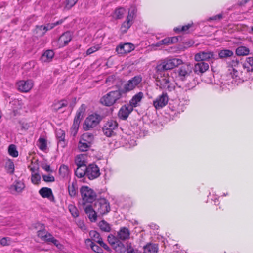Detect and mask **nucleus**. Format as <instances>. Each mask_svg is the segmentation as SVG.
Segmentation results:
<instances>
[{
    "label": "nucleus",
    "mask_w": 253,
    "mask_h": 253,
    "mask_svg": "<svg viewBox=\"0 0 253 253\" xmlns=\"http://www.w3.org/2000/svg\"><path fill=\"white\" fill-rule=\"evenodd\" d=\"M243 67L248 72H253V57L246 58L243 64Z\"/></svg>",
    "instance_id": "nucleus-27"
},
{
    "label": "nucleus",
    "mask_w": 253,
    "mask_h": 253,
    "mask_svg": "<svg viewBox=\"0 0 253 253\" xmlns=\"http://www.w3.org/2000/svg\"><path fill=\"white\" fill-rule=\"evenodd\" d=\"M123 93L124 91L121 89L110 91L100 98V102L104 106H111L118 102Z\"/></svg>",
    "instance_id": "nucleus-2"
},
{
    "label": "nucleus",
    "mask_w": 253,
    "mask_h": 253,
    "mask_svg": "<svg viewBox=\"0 0 253 253\" xmlns=\"http://www.w3.org/2000/svg\"><path fill=\"white\" fill-rule=\"evenodd\" d=\"M99 244L100 247L104 248L107 252L111 253L112 252L111 249L103 242V240L101 241H99Z\"/></svg>",
    "instance_id": "nucleus-56"
},
{
    "label": "nucleus",
    "mask_w": 253,
    "mask_h": 253,
    "mask_svg": "<svg viewBox=\"0 0 253 253\" xmlns=\"http://www.w3.org/2000/svg\"><path fill=\"white\" fill-rule=\"evenodd\" d=\"M134 49V46L130 43L120 44L116 47V51L118 54H125L130 52Z\"/></svg>",
    "instance_id": "nucleus-15"
},
{
    "label": "nucleus",
    "mask_w": 253,
    "mask_h": 253,
    "mask_svg": "<svg viewBox=\"0 0 253 253\" xmlns=\"http://www.w3.org/2000/svg\"><path fill=\"white\" fill-rule=\"evenodd\" d=\"M42 167L43 169H44V170H45L46 172H52V170L50 169V166L49 165L45 164L44 165H42Z\"/></svg>",
    "instance_id": "nucleus-60"
},
{
    "label": "nucleus",
    "mask_w": 253,
    "mask_h": 253,
    "mask_svg": "<svg viewBox=\"0 0 253 253\" xmlns=\"http://www.w3.org/2000/svg\"><path fill=\"white\" fill-rule=\"evenodd\" d=\"M78 186L76 182H72L71 184H69L68 187L69 195L71 197H75L78 194L77 192Z\"/></svg>",
    "instance_id": "nucleus-29"
},
{
    "label": "nucleus",
    "mask_w": 253,
    "mask_h": 253,
    "mask_svg": "<svg viewBox=\"0 0 253 253\" xmlns=\"http://www.w3.org/2000/svg\"><path fill=\"white\" fill-rule=\"evenodd\" d=\"M85 243L87 246H89L94 252L96 253H103V250L100 246L95 244L90 239H87Z\"/></svg>",
    "instance_id": "nucleus-24"
},
{
    "label": "nucleus",
    "mask_w": 253,
    "mask_h": 253,
    "mask_svg": "<svg viewBox=\"0 0 253 253\" xmlns=\"http://www.w3.org/2000/svg\"><path fill=\"white\" fill-rule=\"evenodd\" d=\"M78 1V0H65L64 10H70L76 4Z\"/></svg>",
    "instance_id": "nucleus-39"
},
{
    "label": "nucleus",
    "mask_w": 253,
    "mask_h": 253,
    "mask_svg": "<svg viewBox=\"0 0 253 253\" xmlns=\"http://www.w3.org/2000/svg\"><path fill=\"white\" fill-rule=\"evenodd\" d=\"M72 39L71 34L70 32L67 31L60 36L59 38L58 42L60 47H63L68 44Z\"/></svg>",
    "instance_id": "nucleus-20"
},
{
    "label": "nucleus",
    "mask_w": 253,
    "mask_h": 253,
    "mask_svg": "<svg viewBox=\"0 0 253 253\" xmlns=\"http://www.w3.org/2000/svg\"><path fill=\"white\" fill-rule=\"evenodd\" d=\"M158 246L156 244L148 243L143 247V253H157Z\"/></svg>",
    "instance_id": "nucleus-23"
},
{
    "label": "nucleus",
    "mask_w": 253,
    "mask_h": 253,
    "mask_svg": "<svg viewBox=\"0 0 253 253\" xmlns=\"http://www.w3.org/2000/svg\"><path fill=\"white\" fill-rule=\"evenodd\" d=\"M214 58V53L212 51H200L196 53L194 59L196 61H209Z\"/></svg>",
    "instance_id": "nucleus-14"
},
{
    "label": "nucleus",
    "mask_w": 253,
    "mask_h": 253,
    "mask_svg": "<svg viewBox=\"0 0 253 253\" xmlns=\"http://www.w3.org/2000/svg\"><path fill=\"white\" fill-rule=\"evenodd\" d=\"M137 9L135 7H131L128 11V15L126 17L127 19L132 20L136 17Z\"/></svg>",
    "instance_id": "nucleus-46"
},
{
    "label": "nucleus",
    "mask_w": 253,
    "mask_h": 253,
    "mask_svg": "<svg viewBox=\"0 0 253 253\" xmlns=\"http://www.w3.org/2000/svg\"><path fill=\"white\" fill-rule=\"evenodd\" d=\"M169 38H166L160 41H159L156 44V46H160L161 45H168L170 43Z\"/></svg>",
    "instance_id": "nucleus-54"
},
{
    "label": "nucleus",
    "mask_w": 253,
    "mask_h": 253,
    "mask_svg": "<svg viewBox=\"0 0 253 253\" xmlns=\"http://www.w3.org/2000/svg\"><path fill=\"white\" fill-rule=\"evenodd\" d=\"M170 40V43H173L177 42L178 41V39L177 37H173L171 38H169Z\"/></svg>",
    "instance_id": "nucleus-62"
},
{
    "label": "nucleus",
    "mask_w": 253,
    "mask_h": 253,
    "mask_svg": "<svg viewBox=\"0 0 253 253\" xmlns=\"http://www.w3.org/2000/svg\"><path fill=\"white\" fill-rule=\"evenodd\" d=\"M130 231L125 227L120 228L117 235L112 234L108 235L107 241L117 253H125L126 248L122 243L123 241L128 239L130 237Z\"/></svg>",
    "instance_id": "nucleus-1"
},
{
    "label": "nucleus",
    "mask_w": 253,
    "mask_h": 253,
    "mask_svg": "<svg viewBox=\"0 0 253 253\" xmlns=\"http://www.w3.org/2000/svg\"><path fill=\"white\" fill-rule=\"evenodd\" d=\"M68 104V103L66 100H61L53 104V110L54 112H56L58 111L61 110L63 107L67 106Z\"/></svg>",
    "instance_id": "nucleus-26"
},
{
    "label": "nucleus",
    "mask_w": 253,
    "mask_h": 253,
    "mask_svg": "<svg viewBox=\"0 0 253 253\" xmlns=\"http://www.w3.org/2000/svg\"><path fill=\"white\" fill-rule=\"evenodd\" d=\"M39 194L43 198H47L50 199L51 196L53 198L52 190L47 187H42L39 191Z\"/></svg>",
    "instance_id": "nucleus-28"
},
{
    "label": "nucleus",
    "mask_w": 253,
    "mask_h": 253,
    "mask_svg": "<svg viewBox=\"0 0 253 253\" xmlns=\"http://www.w3.org/2000/svg\"><path fill=\"white\" fill-rule=\"evenodd\" d=\"M38 142H39V147L42 151L45 150L47 148V141L44 138L40 137Z\"/></svg>",
    "instance_id": "nucleus-49"
},
{
    "label": "nucleus",
    "mask_w": 253,
    "mask_h": 253,
    "mask_svg": "<svg viewBox=\"0 0 253 253\" xmlns=\"http://www.w3.org/2000/svg\"><path fill=\"white\" fill-rule=\"evenodd\" d=\"M89 235L91 238V240L94 243L96 242L99 244V241H101L103 239L101 237L100 234L96 231L92 230L89 232Z\"/></svg>",
    "instance_id": "nucleus-35"
},
{
    "label": "nucleus",
    "mask_w": 253,
    "mask_h": 253,
    "mask_svg": "<svg viewBox=\"0 0 253 253\" xmlns=\"http://www.w3.org/2000/svg\"><path fill=\"white\" fill-rule=\"evenodd\" d=\"M17 84L18 90L23 92H28L33 87V82L31 80L20 81Z\"/></svg>",
    "instance_id": "nucleus-17"
},
{
    "label": "nucleus",
    "mask_w": 253,
    "mask_h": 253,
    "mask_svg": "<svg viewBox=\"0 0 253 253\" xmlns=\"http://www.w3.org/2000/svg\"><path fill=\"white\" fill-rule=\"evenodd\" d=\"M54 55V53L52 50H48L42 54L40 60L42 62H49L52 60Z\"/></svg>",
    "instance_id": "nucleus-25"
},
{
    "label": "nucleus",
    "mask_w": 253,
    "mask_h": 253,
    "mask_svg": "<svg viewBox=\"0 0 253 253\" xmlns=\"http://www.w3.org/2000/svg\"><path fill=\"white\" fill-rule=\"evenodd\" d=\"M43 180L46 182H52L55 181V178L51 175H43Z\"/></svg>",
    "instance_id": "nucleus-55"
},
{
    "label": "nucleus",
    "mask_w": 253,
    "mask_h": 253,
    "mask_svg": "<svg viewBox=\"0 0 253 253\" xmlns=\"http://www.w3.org/2000/svg\"><path fill=\"white\" fill-rule=\"evenodd\" d=\"M5 169L7 172L10 174H12L14 172V164L13 162L8 159L5 163Z\"/></svg>",
    "instance_id": "nucleus-34"
},
{
    "label": "nucleus",
    "mask_w": 253,
    "mask_h": 253,
    "mask_svg": "<svg viewBox=\"0 0 253 253\" xmlns=\"http://www.w3.org/2000/svg\"><path fill=\"white\" fill-rule=\"evenodd\" d=\"M68 209L70 212L74 217H77L79 216V212L77 208L72 204H69Z\"/></svg>",
    "instance_id": "nucleus-48"
},
{
    "label": "nucleus",
    "mask_w": 253,
    "mask_h": 253,
    "mask_svg": "<svg viewBox=\"0 0 253 253\" xmlns=\"http://www.w3.org/2000/svg\"><path fill=\"white\" fill-rule=\"evenodd\" d=\"M41 176L38 173L32 174L31 181L34 184H38L41 180Z\"/></svg>",
    "instance_id": "nucleus-52"
},
{
    "label": "nucleus",
    "mask_w": 253,
    "mask_h": 253,
    "mask_svg": "<svg viewBox=\"0 0 253 253\" xmlns=\"http://www.w3.org/2000/svg\"><path fill=\"white\" fill-rule=\"evenodd\" d=\"M125 11L126 10L125 8L122 7L119 8L115 10L114 16L117 19H121L123 18Z\"/></svg>",
    "instance_id": "nucleus-45"
},
{
    "label": "nucleus",
    "mask_w": 253,
    "mask_h": 253,
    "mask_svg": "<svg viewBox=\"0 0 253 253\" xmlns=\"http://www.w3.org/2000/svg\"><path fill=\"white\" fill-rule=\"evenodd\" d=\"M85 213L88 215V217L91 222H95L97 220V213L95 210L94 205H88L84 208Z\"/></svg>",
    "instance_id": "nucleus-18"
},
{
    "label": "nucleus",
    "mask_w": 253,
    "mask_h": 253,
    "mask_svg": "<svg viewBox=\"0 0 253 253\" xmlns=\"http://www.w3.org/2000/svg\"><path fill=\"white\" fill-rule=\"evenodd\" d=\"M118 124L116 120H109L107 121L102 128L103 133L107 137H111L116 134L115 132L118 129Z\"/></svg>",
    "instance_id": "nucleus-8"
},
{
    "label": "nucleus",
    "mask_w": 253,
    "mask_h": 253,
    "mask_svg": "<svg viewBox=\"0 0 253 253\" xmlns=\"http://www.w3.org/2000/svg\"><path fill=\"white\" fill-rule=\"evenodd\" d=\"M99 226L102 231L109 232L111 231L110 224L104 220L99 222Z\"/></svg>",
    "instance_id": "nucleus-38"
},
{
    "label": "nucleus",
    "mask_w": 253,
    "mask_h": 253,
    "mask_svg": "<svg viewBox=\"0 0 253 253\" xmlns=\"http://www.w3.org/2000/svg\"><path fill=\"white\" fill-rule=\"evenodd\" d=\"M65 131L61 129L56 130V137L60 142H64Z\"/></svg>",
    "instance_id": "nucleus-50"
},
{
    "label": "nucleus",
    "mask_w": 253,
    "mask_h": 253,
    "mask_svg": "<svg viewBox=\"0 0 253 253\" xmlns=\"http://www.w3.org/2000/svg\"><path fill=\"white\" fill-rule=\"evenodd\" d=\"M87 168V166H85L84 167H77L76 170L75 171V175L79 178H82L84 175L86 176V169Z\"/></svg>",
    "instance_id": "nucleus-36"
},
{
    "label": "nucleus",
    "mask_w": 253,
    "mask_h": 253,
    "mask_svg": "<svg viewBox=\"0 0 253 253\" xmlns=\"http://www.w3.org/2000/svg\"><path fill=\"white\" fill-rule=\"evenodd\" d=\"M79 124L80 123L77 122V121H74L73 125L71 127L72 133L73 134V136H75L78 130Z\"/></svg>",
    "instance_id": "nucleus-53"
},
{
    "label": "nucleus",
    "mask_w": 253,
    "mask_h": 253,
    "mask_svg": "<svg viewBox=\"0 0 253 253\" xmlns=\"http://www.w3.org/2000/svg\"><path fill=\"white\" fill-rule=\"evenodd\" d=\"M182 63V61L180 59H165L157 65L156 67V73H159L161 75L164 73V71L171 70L175 67L181 65Z\"/></svg>",
    "instance_id": "nucleus-3"
},
{
    "label": "nucleus",
    "mask_w": 253,
    "mask_h": 253,
    "mask_svg": "<svg viewBox=\"0 0 253 253\" xmlns=\"http://www.w3.org/2000/svg\"><path fill=\"white\" fill-rule=\"evenodd\" d=\"M63 21H64L63 19H61V20H58V21H57V22H56L55 23H51L52 26H53V28H54L56 26H57L58 25L61 24L63 22Z\"/></svg>",
    "instance_id": "nucleus-63"
},
{
    "label": "nucleus",
    "mask_w": 253,
    "mask_h": 253,
    "mask_svg": "<svg viewBox=\"0 0 253 253\" xmlns=\"http://www.w3.org/2000/svg\"><path fill=\"white\" fill-rule=\"evenodd\" d=\"M192 24H188L187 25H184L182 26H178L177 27L174 28V31L176 33H179L180 32H183L185 33H188V30L192 26Z\"/></svg>",
    "instance_id": "nucleus-44"
},
{
    "label": "nucleus",
    "mask_w": 253,
    "mask_h": 253,
    "mask_svg": "<svg viewBox=\"0 0 253 253\" xmlns=\"http://www.w3.org/2000/svg\"><path fill=\"white\" fill-rule=\"evenodd\" d=\"M127 253H140L137 250L129 249H128Z\"/></svg>",
    "instance_id": "nucleus-64"
},
{
    "label": "nucleus",
    "mask_w": 253,
    "mask_h": 253,
    "mask_svg": "<svg viewBox=\"0 0 253 253\" xmlns=\"http://www.w3.org/2000/svg\"><path fill=\"white\" fill-rule=\"evenodd\" d=\"M75 163L77 166V167H84L86 166L85 161L83 159L82 155H78L75 160Z\"/></svg>",
    "instance_id": "nucleus-47"
},
{
    "label": "nucleus",
    "mask_w": 253,
    "mask_h": 253,
    "mask_svg": "<svg viewBox=\"0 0 253 253\" xmlns=\"http://www.w3.org/2000/svg\"><path fill=\"white\" fill-rule=\"evenodd\" d=\"M53 26L51 23H48L46 25L37 26V29L40 31H43L42 35H43L47 31L53 29Z\"/></svg>",
    "instance_id": "nucleus-42"
},
{
    "label": "nucleus",
    "mask_w": 253,
    "mask_h": 253,
    "mask_svg": "<svg viewBox=\"0 0 253 253\" xmlns=\"http://www.w3.org/2000/svg\"><path fill=\"white\" fill-rule=\"evenodd\" d=\"M85 110L86 106L84 104H83L78 109L76 115L84 118Z\"/></svg>",
    "instance_id": "nucleus-51"
},
{
    "label": "nucleus",
    "mask_w": 253,
    "mask_h": 253,
    "mask_svg": "<svg viewBox=\"0 0 253 253\" xmlns=\"http://www.w3.org/2000/svg\"><path fill=\"white\" fill-rule=\"evenodd\" d=\"M9 154L13 157H17L18 156V152L16 149V147L14 144H10L8 149Z\"/></svg>",
    "instance_id": "nucleus-43"
},
{
    "label": "nucleus",
    "mask_w": 253,
    "mask_h": 253,
    "mask_svg": "<svg viewBox=\"0 0 253 253\" xmlns=\"http://www.w3.org/2000/svg\"><path fill=\"white\" fill-rule=\"evenodd\" d=\"M169 98L166 93L163 92L153 101V106L158 110L165 106L168 102Z\"/></svg>",
    "instance_id": "nucleus-13"
},
{
    "label": "nucleus",
    "mask_w": 253,
    "mask_h": 253,
    "mask_svg": "<svg viewBox=\"0 0 253 253\" xmlns=\"http://www.w3.org/2000/svg\"><path fill=\"white\" fill-rule=\"evenodd\" d=\"M158 77L156 80L157 85L159 86L161 88L166 89L168 91H171L173 89V86L169 81V77L168 76L167 74L162 73L160 74L157 73Z\"/></svg>",
    "instance_id": "nucleus-7"
},
{
    "label": "nucleus",
    "mask_w": 253,
    "mask_h": 253,
    "mask_svg": "<svg viewBox=\"0 0 253 253\" xmlns=\"http://www.w3.org/2000/svg\"><path fill=\"white\" fill-rule=\"evenodd\" d=\"M132 24V21L129 19H126V21H125L122 25L121 30L124 33H126L127 30L131 27Z\"/></svg>",
    "instance_id": "nucleus-40"
},
{
    "label": "nucleus",
    "mask_w": 253,
    "mask_h": 253,
    "mask_svg": "<svg viewBox=\"0 0 253 253\" xmlns=\"http://www.w3.org/2000/svg\"><path fill=\"white\" fill-rule=\"evenodd\" d=\"M222 18V15L221 14H219L214 16L213 17H211L209 18V20H220Z\"/></svg>",
    "instance_id": "nucleus-59"
},
{
    "label": "nucleus",
    "mask_w": 253,
    "mask_h": 253,
    "mask_svg": "<svg viewBox=\"0 0 253 253\" xmlns=\"http://www.w3.org/2000/svg\"><path fill=\"white\" fill-rule=\"evenodd\" d=\"M99 48L100 47H99V45L92 46V47L89 48L86 51L87 55H90V54L94 53V52L97 51L99 49Z\"/></svg>",
    "instance_id": "nucleus-57"
},
{
    "label": "nucleus",
    "mask_w": 253,
    "mask_h": 253,
    "mask_svg": "<svg viewBox=\"0 0 253 253\" xmlns=\"http://www.w3.org/2000/svg\"><path fill=\"white\" fill-rule=\"evenodd\" d=\"M85 169L86 176L90 180L95 179L100 175V169L95 164H89Z\"/></svg>",
    "instance_id": "nucleus-11"
},
{
    "label": "nucleus",
    "mask_w": 253,
    "mask_h": 253,
    "mask_svg": "<svg viewBox=\"0 0 253 253\" xmlns=\"http://www.w3.org/2000/svg\"><path fill=\"white\" fill-rule=\"evenodd\" d=\"M193 67V70L197 74H202L209 69V64L204 62L198 61Z\"/></svg>",
    "instance_id": "nucleus-19"
},
{
    "label": "nucleus",
    "mask_w": 253,
    "mask_h": 253,
    "mask_svg": "<svg viewBox=\"0 0 253 253\" xmlns=\"http://www.w3.org/2000/svg\"><path fill=\"white\" fill-rule=\"evenodd\" d=\"M25 188L24 183L21 181H15L14 183L10 186V190L12 194L15 192L20 193Z\"/></svg>",
    "instance_id": "nucleus-21"
},
{
    "label": "nucleus",
    "mask_w": 253,
    "mask_h": 253,
    "mask_svg": "<svg viewBox=\"0 0 253 253\" xmlns=\"http://www.w3.org/2000/svg\"><path fill=\"white\" fill-rule=\"evenodd\" d=\"M94 203L95 210L98 214L103 215L108 213L110 211V204L104 198L96 199Z\"/></svg>",
    "instance_id": "nucleus-5"
},
{
    "label": "nucleus",
    "mask_w": 253,
    "mask_h": 253,
    "mask_svg": "<svg viewBox=\"0 0 253 253\" xmlns=\"http://www.w3.org/2000/svg\"><path fill=\"white\" fill-rule=\"evenodd\" d=\"M81 193L83 204L91 203L96 199L97 195L94 191L87 186H83L81 187Z\"/></svg>",
    "instance_id": "nucleus-6"
},
{
    "label": "nucleus",
    "mask_w": 253,
    "mask_h": 253,
    "mask_svg": "<svg viewBox=\"0 0 253 253\" xmlns=\"http://www.w3.org/2000/svg\"><path fill=\"white\" fill-rule=\"evenodd\" d=\"M142 80V77L140 75H137L128 80L125 84L123 89L124 91V93L132 90L141 82Z\"/></svg>",
    "instance_id": "nucleus-12"
},
{
    "label": "nucleus",
    "mask_w": 253,
    "mask_h": 253,
    "mask_svg": "<svg viewBox=\"0 0 253 253\" xmlns=\"http://www.w3.org/2000/svg\"><path fill=\"white\" fill-rule=\"evenodd\" d=\"M116 79V77L115 75H111L108 76L105 81L106 84H108L109 85L113 84L114 82Z\"/></svg>",
    "instance_id": "nucleus-58"
},
{
    "label": "nucleus",
    "mask_w": 253,
    "mask_h": 253,
    "mask_svg": "<svg viewBox=\"0 0 253 253\" xmlns=\"http://www.w3.org/2000/svg\"><path fill=\"white\" fill-rule=\"evenodd\" d=\"M37 236L40 238L42 240L47 243H52L57 247L61 245L59 241L44 229L39 230L37 232Z\"/></svg>",
    "instance_id": "nucleus-10"
},
{
    "label": "nucleus",
    "mask_w": 253,
    "mask_h": 253,
    "mask_svg": "<svg viewBox=\"0 0 253 253\" xmlns=\"http://www.w3.org/2000/svg\"><path fill=\"white\" fill-rule=\"evenodd\" d=\"M133 110L132 106L128 104L124 105L120 108L118 112V116L120 119L126 120Z\"/></svg>",
    "instance_id": "nucleus-16"
},
{
    "label": "nucleus",
    "mask_w": 253,
    "mask_h": 253,
    "mask_svg": "<svg viewBox=\"0 0 253 253\" xmlns=\"http://www.w3.org/2000/svg\"><path fill=\"white\" fill-rule=\"evenodd\" d=\"M8 238L4 237L2 238L0 240V244L2 246H7L9 245V243L7 242V239Z\"/></svg>",
    "instance_id": "nucleus-61"
},
{
    "label": "nucleus",
    "mask_w": 253,
    "mask_h": 253,
    "mask_svg": "<svg viewBox=\"0 0 253 253\" xmlns=\"http://www.w3.org/2000/svg\"><path fill=\"white\" fill-rule=\"evenodd\" d=\"M59 173L60 175L63 178L67 177L69 173L68 167L64 164L61 165L59 169Z\"/></svg>",
    "instance_id": "nucleus-37"
},
{
    "label": "nucleus",
    "mask_w": 253,
    "mask_h": 253,
    "mask_svg": "<svg viewBox=\"0 0 253 253\" xmlns=\"http://www.w3.org/2000/svg\"><path fill=\"white\" fill-rule=\"evenodd\" d=\"M91 145L92 144H88L87 142L82 141L80 139L78 144V148L81 152H86L89 150Z\"/></svg>",
    "instance_id": "nucleus-32"
},
{
    "label": "nucleus",
    "mask_w": 253,
    "mask_h": 253,
    "mask_svg": "<svg viewBox=\"0 0 253 253\" xmlns=\"http://www.w3.org/2000/svg\"><path fill=\"white\" fill-rule=\"evenodd\" d=\"M102 117L97 114H93L87 117L85 120L83 128L85 130H88L91 128L95 127L101 121Z\"/></svg>",
    "instance_id": "nucleus-9"
},
{
    "label": "nucleus",
    "mask_w": 253,
    "mask_h": 253,
    "mask_svg": "<svg viewBox=\"0 0 253 253\" xmlns=\"http://www.w3.org/2000/svg\"><path fill=\"white\" fill-rule=\"evenodd\" d=\"M233 54V52L229 49H223L218 52V56L220 59H225L232 57Z\"/></svg>",
    "instance_id": "nucleus-31"
},
{
    "label": "nucleus",
    "mask_w": 253,
    "mask_h": 253,
    "mask_svg": "<svg viewBox=\"0 0 253 253\" xmlns=\"http://www.w3.org/2000/svg\"><path fill=\"white\" fill-rule=\"evenodd\" d=\"M250 53V50L248 48L240 46L237 47L235 51V53L237 56H243L248 55Z\"/></svg>",
    "instance_id": "nucleus-30"
},
{
    "label": "nucleus",
    "mask_w": 253,
    "mask_h": 253,
    "mask_svg": "<svg viewBox=\"0 0 253 253\" xmlns=\"http://www.w3.org/2000/svg\"><path fill=\"white\" fill-rule=\"evenodd\" d=\"M180 66L177 67L175 70L177 78L181 81H184L191 77L192 74L193 67L188 63L182 64Z\"/></svg>",
    "instance_id": "nucleus-4"
},
{
    "label": "nucleus",
    "mask_w": 253,
    "mask_h": 253,
    "mask_svg": "<svg viewBox=\"0 0 253 253\" xmlns=\"http://www.w3.org/2000/svg\"><path fill=\"white\" fill-rule=\"evenodd\" d=\"M197 84V81L195 79L192 78L191 81L185 83L182 86L183 88H185V90H190L193 88Z\"/></svg>",
    "instance_id": "nucleus-41"
},
{
    "label": "nucleus",
    "mask_w": 253,
    "mask_h": 253,
    "mask_svg": "<svg viewBox=\"0 0 253 253\" xmlns=\"http://www.w3.org/2000/svg\"><path fill=\"white\" fill-rule=\"evenodd\" d=\"M143 96L144 95L143 92H138L132 97L131 99L130 100L129 104L128 105L132 106V108L133 109L134 107L137 106L138 103L141 101Z\"/></svg>",
    "instance_id": "nucleus-22"
},
{
    "label": "nucleus",
    "mask_w": 253,
    "mask_h": 253,
    "mask_svg": "<svg viewBox=\"0 0 253 253\" xmlns=\"http://www.w3.org/2000/svg\"><path fill=\"white\" fill-rule=\"evenodd\" d=\"M82 141L87 142L88 144H92L94 140V136L90 133H84L80 138Z\"/></svg>",
    "instance_id": "nucleus-33"
}]
</instances>
